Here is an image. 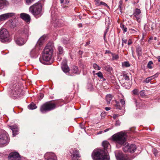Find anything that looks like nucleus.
Masks as SVG:
<instances>
[{
	"mask_svg": "<svg viewBox=\"0 0 160 160\" xmlns=\"http://www.w3.org/2000/svg\"><path fill=\"white\" fill-rule=\"evenodd\" d=\"M70 156L71 160H78L81 157L78 151H70Z\"/></svg>",
	"mask_w": 160,
	"mask_h": 160,
	"instance_id": "nucleus-13",
	"label": "nucleus"
},
{
	"mask_svg": "<svg viewBox=\"0 0 160 160\" xmlns=\"http://www.w3.org/2000/svg\"><path fill=\"white\" fill-rule=\"evenodd\" d=\"M139 0H134L133 2H132V3L134 5L138 3L139 2Z\"/></svg>",
	"mask_w": 160,
	"mask_h": 160,
	"instance_id": "nucleus-50",
	"label": "nucleus"
},
{
	"mask_svg": "<svg viewBox=\"0 0 160 160\" xmlns=\"http://www.w3.org/2000/svg\"><path fill=\"white\" fill-rule=\"evenodd\" d=\"M61 55H58V57L57 60L58 61H60L62 58L60 57Z\"/></svg>",
	"mask_w": 160,
	"mask_h": 160,
	"instance_id": "nucleus-54",
	"label": "nucleus"
},
{
	"mask_svg": "<svg viewBox=\"0 0 160 160\" xmlns=\"http://www.w3.org/2000/svg\"><path fill=\"white\" fill-rule=\"evenodd\" d=\"M92 157L94 160H110L108 151H93Z\"/></svg>",
	"mask_w": 160,
	"mask_h": 160,
	"instance_id": "nucleus-4",
	"label": "nucleus"
},
{
	"mask_svg": "<svg viewBox=\"0 0 160 160\" xmlns=\"http://www.w3.org/2000/svg\"><path fill=\"white\" fill-rule=\"evenodd\" d=\"M54 48L52 44H48L43 52L42 56L39 58L40 62L43 64H46V62H48L50 64L52 63V57Z\"/></svg>",
	"mask_w": 160,
	"mask_h": 160,
	"instance_id": "nucleus-1",
	"label": "nucleus"
},
{
	"mask_svg": "<svg viewBox=\"0 0 160 160\" xmlns=\"http://www.w3.org/2000/svg\"><path fill=\"white\" fill-rule=\"evenodd\" d=\"M112 141L114 142L117 148H121L125 143L127 140V134L122 131L118 132L113 135Z\"/></svg>",
	"mask_w": 160,
	"mask_h": 160,
	"instance_id": "nucleus-3",
	"label": "nucleus"
},
{
	"mask_svg": "<svg viewBox=\"0 0 160 160\" xmlns=\"http://www.w3.org/2000/svg\"><path fill=\"white\" fill-rule=\"evenodd\" d=\"M140 94L141 96H145V93L144 91L142 90L140 92Z\"/></svg>",
	"mask_w": 160,
	"mask_h": 160,
	"instance_id": "nucleus-46",
	"label": "nucleus"
},
{
	"mask_svg": "<svg viewBox=\"0 0 160 160\" xmlns=\"http://www.w3.org/2000/svg\"><path fill=\"white\" fill-rule=\"evenodd\" d=\"M120 123L121 122L119 121H117L115 124V125L117 126H119L120 125Z\"/></svg>",
	"mask_w": 160,
	"mask_h": 160,
	"instance_id": "nucleus-48",
	"label": "nucleus"
},
{
	"mask_svg": "<svg viewBox=\"0 0 160 160\" xmlns=\"http://www.w3.org/2000/svg\"><path fill=\"white\" fill-rule=\"evenodd\" d=\"M132 100L133 102L136 104L137 107H140V105L139 103V98L138 97H136L134 96L133 97Z\"/></svg>",
	"mask_w": 160,
	"mask_h": 160,
	"instance_id": "nucleus-23",
	"label": "nucleus"
},
{
	"mask_svg": "<svg viewBox=\"0 0 160 160\" xmlns=\"http://www.w3.org/2000/svg\"><path fill=\"white\" fill-rule=\"evenodd\" d=\"M115 102L116 103L115 106L116 107V108L119 109H122L123 107H122V106H120L119 102H117V101L116 100Z\"/></svg>",
	"mask_w": 160,
	"mask_h": 160,
	"instance_id": "nucleus-37",
	"label": "nucleus"
},
{
	"mask_svg": "<svg viewBox=\"0 0 160 160\" xmlns=\"http://www.w3.org/2000/svg\"><path fill=\"white\" fill-rule=\"evenodd\" d=\"M100 4L102 5H103L105 6H107V5L105 3L103 2H100Z\"/></svg>",
	"mask_w": 160,
	"mask_h": 160,
	"instance_id": "nucleus-55",
	"label": "nucleus"
},
{
	"mask_svg": "<svg viewBox=\"0 0 160 160\" xmlns=\"http://www.w3.org/2000/svg\"><path fill=\"white\" fill-rule=\"evenodd\" d=\"M153 153L156 156L157 155L158 152L157 151H153Z\"/></svg>",
	"mask_w": 160,
	"mask_h": 160,
	"instance_id": "nucleus-51",
	"label": "nucleus"
},
{
	"mask_svg": "<svg viewBox=\"0 0 160 160\" xmlns=\"http://www.w3.org/2000/svg\"><path fill=\"white\" fill-rule=\"evenodd\" d=\"M105 53H112L110 51L108 50H106L105 51Z\"/></svg>",
	"mask_w": 160,
	"mask_h": 160,
	"instance_id": "nucleus-56",
	"label": "nucleus"
},
{
	"mask_svg": "<svg viewBox=\"0 0 160 160\" xmlns=\"http://www.w3.org/2000/svg\"><path fill=\"white\" fill-rule=\"evenodd\" d=\"M124 148L125 149H127L128 150H136L137 149H139L138 147H137L135 144H132L129 145L128 143H125Z\"/></svg>",
	"mask_w": 160,
	"mask_h": 160,
	"instance_id": "nucleus-16",
	"label": "nucleus"
},
{
	"mask_svg": "<svg viewBox=\"0 0 160 160\" xmlns=\"http://www.w3.org/2000/svg\"><path fill=\"white\" fill-rule=\"evenodd\" d=\"M110 129V128H108L104 130V131L105 132H106L107 131H109Z\"/></svg>",
	"mask_w": 160,
	"mask_h": 160,
	"instance_id": "nucleus-60",
	"label": "nucleus"
},
{
	"mask_svg": "<svg viewBox=\"0 0 160 160\" xmlns=\"http://www.w3.org/2000/svg\"><path fill=\"white\" fill-rule=\"evenodd\" d=\"M125 2H127V1H128V0H125Z\"/></svg>",
	"mask_w": 160,
	"mask_h": 160,
	"instance_id": "nucleus-64",
	"label": "nucleus"
},
{
	"mask_svg": "<svg viewBox=\"0 0 160 160\" xmlns=\"http://www.w3.org/2000/svg\"><path fill=\"white\" fill-rule=\"evenodd\" d=\"M120 103L122 104V107H123V105L125 104V101L124 99H121L120 100Z\"/></svg>",
	"mask_w": 160,
	"mask_h": 160,
	"instance_id": "nucleus-44",
	"label": "nucleus"
},
{
	"mask_svg": "<svg viewBox=\"0 0 160 160\" xmlns=\"http://www.w3.org/2000/svg\"><path fill=\"white\" fill-rule=\"evenodd\" d=\"M133 94L134 95H138L139 94V90L137 89H134L132 91Z\"/></svg>",
	"mask_w": 160,
	"mask_h": 160,
	"instance_id": "nucleus-38",
	"label": "nucleus"
},
{
	"mask_svg": "<svg viewBox=\"0 0 160 160\" xmlns=\"http://www.w3.org/2000/svg\"><path fill=\"white\" fill-rule=\"evenodd\" d=\"M113 96L112 94H109L106 96V100L108 104L110 103V102L112 99Z\"/></svg>",
	"mask_w": 160,
	"mask_h": 160,
	"instance_id": "nucleus-28",
	"label": "nucleus"
},
{
	"mask_svg": "<svg viewBox=\"0 0 160 160\" xmlns=\"http://www.w3.org/2000/svg\"><path fill=\"white\" fill-rule=\"evenodd\" d=\"M9 141L8 134L5 131H3L0 135V147L7 144Z\"/></svg>",
	"mask_w": 160,
	"mask_h": 160,
	"instance_id": "nucleus-10",
	"label": "nucleus"
},
{
	"mask_svg": "<svg viewBox=\"0 0 160 160\" xmlns=\"http://www.w3.org/2000/svg\"><path fill=\"white\" fill-rule=\"evenodd\" d=\"M109 26H108L104 32V35H103V38H104V40L105 39V38L106 34L107 33V32H108V30L109 29Z\"/></svg>",
	"mask_w": 160,
	"mask_h": 160,
	"instance_id": "nucleus-42",
	"label": "nucleus"
},
{
	"mask_svg": "<svg viewBox=\"0 0 160 160\" xmlns=\"http://www.w3.org/2000/svg\"><path fill=\"white\" fill-rule=\"evenodd\" d=\"M72 71L73 73L78 74H79L80 71L79 70L77 67L76 66H73L72 67Z\"/></svg>",
	"mask_w": 160,
	"mask_h": 160,
	"instance_id": "nucleus-29",
	"label": "nucleus"
},
{
	"mask_svg": "<svg viewBox=\"0 0 160 160\" xmlns=\"http://www.w3.org/2000/svg\"><path fill=\"white\" fill-rule=\"evenodd\" d=\"M104 69L109 73H111L112 71V68L108 65L105 66L104 67Z\"/></svg>",
	"mask_w": 160,
	"mask_h": 160,
	"instance_id": "nucleus-31",
	"label": "nucleus"
},
{
	"mask_svg": "<svg viewBox=\"0 0 160 160\" xmlns=\"http://www.w3.org/2000/svg\"><path fill=\"white\" fill-rule=\"evenodd\" d=\"M110 109H111V108L110 107H107L105 108V109L106 111H108V110H110Z\"/></svg>",
	"mask_w": 160,
	"mask_h": 160,
	"instance_id": "nucleus-57",
	"label": "nucleus"
},
{
	"mask_svg": "<svg viewBox=\"0 0 160 160\" xmlns=\"http://www.w3.org/2000/svg\"><path fill=\"white\" fill-rule=\"evenodd\" d=\"M8 22L11 28H14L16 26V19L14 18L13 20L12 19L10 20Z\"/></svg>",
	"mask_w": 160,
	"mask_h": 160,
	"instance_id": "nucleus-24",
	"label": "nucleus"
},
{
	"mask_svg": "<svg viewBox=\"0 0 160 160\" xmlns=\"http://www.w3.org/2000/svg\"><path fill=\"white\" fill-rule=\"evenodd\" d=\"M96 75L101 78H103L102 74L101 72H99L97 73Z\"/></svg>",
	"mask_w": 160,
	"mask_h": 160,
	"instance_id": "nucleus-41",
	"label": "nucleus"
},
{
	"mask_svg": "<svg viewBox=\"0 0 160 160\" xmlns=\"http://www.w3.org/2000/svg\"><path fill=\"white\" fill-rule=\"evenodd\" d=\"M127 40L126 39H122V45L123 46V43H124L125 44H126L127 43Z\"/></svg>",
	"mask_w": 160,
	"mask_h": 160,
	"instance_id": "nucleus-49",
	"label": "nucleus"
},
{
	"mask_svg": "<svg viewBox=\"0 0 160 160\" xmlns=\"http://www.w3.org/2000/svg\"><path fill=\"white\" fill-rule=\"evenodd\" d=\"M68 39H63L62 40V42L64 44H67L68 43Z\"/></svg>",
	"mask_w": 160,
	"mask_h": 160,
	"instance_id": "nucleus-43",
	"label": "nucleus"
},
{
	"mask_svg": "<svg viewBox=\"0 0 160 160\" xmlns=\"http://www.w3.org/2000/svg\"><path fill=\"white\" fill-rule=\"evenodd\" d=\"M120 27L123 31V33H125L127 31V28L125 25L123 24H121Z\"/></svg>",
	"mask_w": 160,
	"mask_h": 160,
	"instance_id": "nucleus-34",
	"label": "nucleus"
},
{
	"mask_svg": "<svg viewBox=\"0 0 160 160\" xmlns=\"http://www.w3.org/2000/svg\"><path fill=\"white\" fill-rule=\"evenodd\" d=\"M0 40L3 42H9L11 40L8 32L5 28L1 29L0 30Z\"/></svg>",
	"mask_w": 160,
	"mask_h": 160,
	"instance_id": "nucleus-8",
	"label": "nucleus"
},
{
	"mask_svg": "<svg viewBox=\"0 0 160 160\" xmlns=\"http://www.w3.org/2000/svg\"><path fill=\"white\" fill-rule=\"evenodd\" d=\"M136 151H116L115 154L117 160H131L137 154H133Z\"/></svg>",
	"mask_w": 160,
	"mask_h": 160,
	"instance_id": "nucleus-2",
	"label": "nucleus"
},
{
	"mask_svg": "<svg viewBox=\"0 0 160 160\" xmlns=\"http://www.w3.org/2000/svg\"><path fill=\"white\" fill-rule=\"evenodd\" d=\"M93 67L96 70H100L101 69V68L96 63L93 64Z\"/></svg>",
	"mask_w": 160,
	"mask_h": 160,
	"instance_id": "nucleus-39",
	"label": "nucleus"
},
{
	"mask_svg": "<svg viewBox=\"0 0 160 160\" xmlns=\"http://www.w3.org/2000/svg\"><path fill=\"white\" fill-rule=\"evenodd\" d=\"M20 18L27 22H29L30 20V16L25 13H21L20 14Z\"/></svg>",
	"mask_w": 160,
	"mask_h": 160,
	"instance_id": "nucleus-18",
	"label": "nucleus"
},
{
	"mask_svg": "<svg viewBox=\"0 0 160 160\" xmlns=\"http://www.w3.org/2000/svg\"><path fill=\"white\" fill-rule=\"evenodd\" d=\"M62 69L65 73H68L69 71V68L67 65V61L66 60H63L62 63Z\"/></svg>",
	"mask_w": 160,
	"mask_h": 160,
	"instance_id": "nucleus-17",
	"label": "nucleus"
},
{
	"mask_svg": "<svg viewBox=\"0 0 160 160\" xmlns=\"http://www.w3.org/2000/svg\"><path fill=\"white\" fill-rule=\"evenodd\" d=\"M28 108L30 109H34L36 108L37 107L34 103H32L28 106Z\"/></svg>",
	"mask_w": 160,
	"mask_h": 160,
	"instance_id": "nucleus-33",
	"label": "nucleus"
},
{
	"mask_svg": "<svg viewBox=\"0 0 160 160\" xmlns=\"http://www.w3.org/2000/svg\"><path fill=\"white\" fill-rule=\"evenodd\" d=\"M42 7L41 3H36L30 7L29 11L35 17L38 15L41 16L42 15Z\"/></svg>",
	"mask_w": 160,
	"mask_h": 160,
	"instance_id": "nucleus-6",
	"label": "nucleus"
},
{
	"mask_svg": "<svg viewBox=\"0 0 160 160\" xmlns=\"http://www.w3.org/2000/svg\"><path fill=\"white\" fill-rule=\"evenodd\" d=\"M118 116V114H114L113 115V118L114 119H115Z\"/></svg>",
	"mask_w": 160,
	"mask_h": 160,
	"instance_id": "nucleus-52",
	"label": "nucleus"
},
{
	"mask_svg": "<svg viewBox=\"0 0 160 160\" xmlns=\"http://www.w3.org/2000/svg\"><path fill=\"white\" fill-rule=\"evenodd\" d=\"M90 44V42H86V44L85 45V46H87L88 45H89Z\"/></svg>",
	"mask_w": 160,
	"mask_h": 160,
	"instance_id": "nucleus-59",
	"label": "nucleus"
},
{
	"mask_svg": "<svg viewBox=\"0 0 160 160\" xmlns=\"http://www.w3.org/2000/svg\"><path fill=\"white\" fill-rule=\"evenodd\" d=\"M153 64V62L152 61H150L148 64V68L151 69L152 68V65Z\"/></svg>",
	"mask_w": 160,
	"mask_h": 160,
	"instance_id": "nucleus-40",
	"label": "nucleus"
},
{
	"mask_svg": "<svg viewBox=\"0 0 160 160\" xmlns=\"http://www.w3.org/2000/svg\"><path fill=\"white\" fill-rule=\"evenodd\" d=\"M136 51L137 55L138 56V58L139 57L142 55V50L141 48L139 47L136 48Z\"/></svg>",
	"mask_w": 160,
	"mask_h": 160,
	"instance_id": "nucleus-30",
	"label": "nucleus"
},
{
	"mask_svg": "<svg viewBox=\"0 0 160 160\" xmlns=\"http://www.w3.org/2000/svg\"><path fill=\"white\" fill-rule=\"evenodd\" d=\"M123 77L124 78V79L127 80H129V78L127 74H124L123 75Z\"/></svg>",
	"mask_w": 160,
	"mask_h": 160,
	"instance_id": "nucleus-45",
	"label": "nucleus"
},
{
	"mask_svg": "<svg viewBox=\"0 0 160 160\" xmlns=\"http://www.w3.org/2000/svg\"><path fill=\"white\" fill-rule=\"evenodd\" d=\"M47 39L46 35L41 37L37 42L35 48L32 49L30 52V55L31 58H35L38 56V52L40 49V47L45 41Z\"/></svg>",
	"mask_w": 160,
	"mask_h": 160,
	"instance_id": "nucleus-5",
	"label": "nucleus"
},
{
	"mask_svg": "<svg viewBox=\"0 0 160 160\" xmlns=\"http://www.w3.org/2000/svg\"><path fill=\"white\" fill-rule=\"evenodd\" d=\"M122 65L123 67H128L130 65L128 62H124L122 63Z\"/></svg>",
	"mask_w": 160,
	"mask_h": 160,
	"instance_id": "nucleus-36",
	"label": "nucleus"
},
{
	"mask_svg": "<svg viewBox=\"0 0 160 160\" xmlns=\"http://www.w3.org/2000/svg\"><path fill=\"white\" fill-rule=\"evenodd\" d=\"M22 34L25 38L28 37L29 35L30 34V32L29 31L28 28L27 27L24 28Z\"/></svg>",
	"mask_w": 160,
	"mask_h": 160,
	"instance_id": "nucleus-25",
	"label": "nucleus"
},
{
	"mask_svg": "<svg viewBox=\"0 0 160 160\" xmlns=\"http://www.w3.org/2000/svg\"><path fill=\"white\" fill-rule=\"evenodd\" d=\"M34 0H26V2L28 4H30Z\"/></svg>",
	"mask_w": 160,
	"mask_h": 160,
	"instance_id": "nucleus-47",
	"label": "nucleus"
},
{
	"mask_svg": "<svg viewBox=\"0 0 160 160\" xmlns=\"http://www.w3.org/2000/svg\"><path fill=\"white\" fill-rule=\"evenodd\" d=\"M9 160H22V157L18 152H14L10 153L8 157Z\"/></svg>",
	"mask_w": 160,
	"mask_h": 160,
	"instance_id": "nucleus-12",
	"label": "nucleus"
},
{
	"mask_svg": "<svg viewBox=\"0 0 160 160\" xmlns=\"http://www.w3.org/2000/svg\"><path fill=\"white\" fill-rule=\"evenodd\" d=\"M111 54L112 55V60H117L119 58V56L118 55L112 53Z\"/></svg>",
	"mask_w": 160,
	"mask_h": 160,
	"instance_id": "nucleus-35",
	"label": "nucleus"
},
{
	"mask_svg": "<svg viewBox=\"0 0 160 160\" xmlns=\"http://www.w3.org/2000/svg\"><path fill=\"white\" fill-rule=\"evenodd\" d=\"M56 104L54 103L47 102L42 105L40 110L42 113L52 110L56 108Z\"/></svg>",
	"mask_w": 160,
	"mask_h": 160,
	"instance_id": "nucleus-7",
	"label": "nucleus"
},
{
	"mask_svg": "<svg viewBox=\"0 0 160 160\" xmlns=\"http://www.w3.org/2000/svg\"><path fill=\"white\" fill-rule=\"evenodd\" d=\"M64 0H60V3L62 4L64 2Z\"/></svg>",
	"mask_w": 160,
	"mask_h": 160,
	"instance_id": "nucleus-62",
	"label": "nucleus"
},
{
	"mask_svg": "<svg viewBox=\"0 0 160 160\" xmlns=\"http://www.w3.org/2000/svg\"><path fill=\"white\" fill-rule=\"evenodd\" d=\"M138 30L137 29H134L132 28H130L129 29L130 33L133 35H135L137 34Z\"/></svg>",
	"mask_w": 160,
	"mask_h": 160,
	"instance_id": "nucleus-32",
	"label": "nucleus"
},
{
	"mask_svg": "<svg viewBox=\"0 0 160 160\" xmlns=\"http://www.w3.org/2000/svg\"><path fill=\"white\" fill-rule=\"evenodd\" d=\"M22 89L16 85L15 88L12 89L10 92L11 97L14 99L18 98L23 95Z\"/></svg>",
	"mask_w": 160,
	"mask_h": 160,
	"instance_id": "nucleus-9",
	"label": "nucleus"
},
{
	"mask_svg": "<svg viewBox=\"0 0 160 160\" xmlns=\"http://www.w3.org/2000/svg\"><path fill=\"white\" fill-rule=\"evenodd\" d=\"M158 76V74L157 73L153 75L151 77H150L147 78L144 81V82L146 83H148L153 79L155 78Z\"/></svg>",
	"mask_w": 160,
	"mask_h": 160,
	"instance_id": "nucleus-22",
	"label": "nucleus"
},
{
	"mask_svg": "<svg viewBox=\"0 0 160 160\" xmlns=\"http://www.w3.org/2000/svg\"><path fill=\"white\" fill-rule=\"evenodd\" d=\"M132 43V42L131 39H129L128 41V45H130Z\"/></svg>",
	"mask_w": 160,
	"mask_h": 160,
	"instance_id": "nucleus-53",
	"label": "nucleus"
},
{
	"mask_svg": "<svg viewBox=\"0 0 160 160\" xmlns=\"http://www.w3.org/2000/svg\"><path fill=\"white\" fill-rule=\"evenodd\" d=\"M44 157L47 160H57L56 156L54 153L52 152L46 153Z\"/></svg>",
	"mask_w": 160,
	"mask_h": 160,
	"instance_id": "nucleus-15",
	"label": "nucleus"
},
{
	"mask_svg": "<svg viewBox=\"0 0 160 160\" xmlns=\"http://www.w3.org/2000/svg\"><path fill=\"white\" fill-rule=\"evenodd\" d=\"M40 96L41 98V99L43 98V97L44 96V95L42 94H41V95H40Z\"/></svg>",
	"mask_w": 160,
	"mask_h": 160,
	"instance_id": "nucleus-61",
	"label": "nucleus"
},
{
	"mask_svg": "<svg viewBox=\"0 0 160 160\" xmlns=\"http://www.w3.org/2000/svg\"><path fill=\"white\" fill-rule=\"evenodd\" d=\"M19 16V15L16 14L13 12H9L4 14H2L0 15V21H3L8 19V18L14 17V18H18Z\"/></svg>",
	"mask_w": 160,
	"mask_h": 160,
	"instance_id": "nucleus-11",
	"label": "nucleus"
},
{
	"mask_svg": "<svg viewBox=\"0 0 160 160\" xmlns=\"http://www.w3.org/2000/svg\"><path fill=\"white\" fill-rule=\"evenodd\" d=\"M158 101L159 102H160V98H158Z\"/></svg>",
	"mask_w": 160,
	"mask_h": 160,
	"instance_id": "nucleus-63",
	"label": "nucleus"
},
{
	"mask_svg": "<svg viewBox=\"0 0 160 160\" xmlns=\"http://www.w3.org/2000/svg\"><path fill=\"white\" fill-rule=\"evenodd\" d=\"M156 58L158 60V62H160V56H158Z\"/></svg>",
	"mask_w": 160,
	"mask_h": 160,
	"instance_id": "nucleus-58",
	"label": "nucleus"
},
{
	"mask_svg": "<svg viewBox=\"0 0 160 160\" xmlns=\"http://www.w3.org/2000/svg\"><path fill=\"white\" fill-rule=\"evenodd\" d=\"M10 129L12 130L13 136H15L18 133V129L17 125H13L10 126Z\"/></svg>",
	"mask_w": 160,
	"mask_h": 160,
	"instance_id": "nucleus-20",
	"label": "nucleus"
},
{
	"mask_svg": "<svg viewBox=\"0 0 160 160\" xmlns=\"http://www.w3.org/2000/svg\"><path fill=\"white\" fill-rule=\"evenodd\" d=\"M8 3L6 0H0V10L6 6Z\"/></svg>",
	"mask_w": 160,
	"mask_h": 160,
	"instance_id": "nucleus-26",
	"label": "nucleus"
},
{
	"mask_svg": "<svg viewBox=\"0 0 160 160\" xmlns=\"http://www.w3.org/2000/svg\"><path fill=\"white\" fill-rule=\"evenodd\" d=\"M16 43L19 45H22L26 42V40L21 38H15Z\"/></svg>",
	"mask_w": 160,
	"mask_h": 160,
	"instance_id": "nucleus-21",
	"label": "nucleus"
},
{
	"mask_svg": "<svg viewBox=\"0 0 160 160\" xmlns=\"http://www.w3.org/2000/svg\"><path fill=\"white\" fill-rule=\"evenodd\" d=\"M102 146L104 148V150H109L111 149V146L108 142L105 141L102 143Z\"/></svg>",
	"mask_w": 160,
	"mask_h": 160,
	"instance_id": "nucleus-19",
	"label": "nucleus"
},
{
	"mask_svg": "<svg viewBox=\"0 0 160 160\" xmlns=\"http://www.w3.org/2000/svg\"><path fill=\"white\" fill-rule=\"evenodd\" d=\"M57 49V55H62L64 53V50L63 49L62 47L60 46H58V47Z\"/></svg>",
	"mask_w": 160,
	"mask_h": 160,
	"instance_id": "nucleus-27",
	"label": "nucleus"
},
{
	"mask_svg": "<svg viewBox=\"0 0 160 160\" xmlns=\"http://www.w3.org/2000/svg\"><path fill=\"white\" fill-rule=\"evenodd\" d=\"M141 13V10L137 8L133 10V15L138 22H140L141 21L142 16Z\"/></svg>",
	"mask_w": 160,
	"mask_h": 160,
	"instance_id": "nucleus-14",
	"label": "nucleus"
}]
</instances>
